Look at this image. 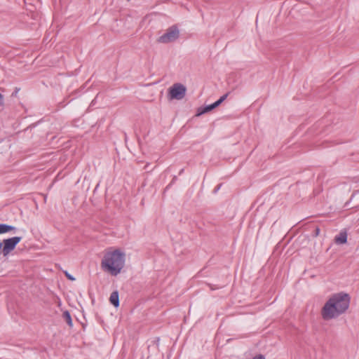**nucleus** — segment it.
<instances>
[{
    "label": "nucleus",
    "instance_id": "obj_14",
    "mask_svg": "<svg viewBox=\"0 0 359 359\" xmlns=\"http://www.w3.org/2000/svg\"><path fill=\"white\" fill-rule=\"evenodd\" d=\"M4 104V96L2 94L0 93V105Z\"/></svg>",
    "mask_w": 359,
    "mask_h": 359
},
{
    "label": "nucleus",
    "instance_id": "obj_12",
    "mask_svg": "<svg viewBox=\"0 0 359 359\" xmlns=\"http://www.w3.org/2000/svg\"><path fill=\"white\" fill-rule=\"evenodd\" d=\"M65 276H67V278L71 280H74L75 278L72 276L69 273H68V272L65 271Z\"/></svg>",
    "mask_w": 359,
    "mask_h": 359
},
{
    "label": "nucleus",
    "instance_id": "obj_5",
    "mask_svg": "<svg viewBox=\"0 0 359 359\" xmlns=\"http://www.w3.org/2000/svg\"><path fill=\"white\" fill-rule=\"evenodd\" d=\"M180 32L177 26L173 25L169 27L165 34L158 39V42L161 43H168L175 41L179 38Z\"/></svg>",
    "mask_w": 359,
    "mask_h": 359
},
{
    "label": "nucleus",
    "instance_id": "obj_1",
    "mask_svg": "<svg viewBox=\"0 0 359 359\" xmlns=\"http://www.w3.org/2000/svg\"><path fill=\"white\" fill-rule=\"evenodd\" d=\"M126 256V252L121 248L106 249L101 260L102 269L111 276H116L125 266Z\"/></svg>",
    "mask_w": 359,
    "mask_h": 359
},
{
    "label": "nucleus",
    "instance_id": "obj_13",
    "mask_svg": "<svg viewBox=\"0 0 359 359\" xmlns=\"http://www.w3.org/2000/svg\"><path fill=\"white\" fill-rule=\"evenodd\" d=\"M252 359H265V358L263 355L259 354V355H255Z\"/></svg>",
    "mask_w": 359,
    "mask_h": 359
},
{
    "label": "nucleus",
    "instance_id": "obj_15",
    "mask_svg": "<svg viewBox=\"0 0 359 359\" xmlns=\"http://www.w3.org/2000/svg\"><path fill=\"white\" fill-rule=\"evenodd\" d=\"M2 246H3V243H2V242L0 241V250L1 249L2 250Z\"/></svg>",
    "mask_w": 359,
    "mask_h": 359
},
{
    "label": "nucleus",
    "instance_id": "obj_2",
    "mask_svg": "<svg viewBox=\"0 0 359 359\" xmlns=\"http://www.w3.org/2000/svg\"><path fill=\"white\" fill-rule=\"evenodd\" d=\"M349 304L348 294L342 292L333 294L323 307V318L327 320L337 318L348 309Z\"/></svg>",
    "mask_w": 359,
    "mask_h": 359
},
{
    "label": "nucleus",
    "instance_id": "obj_7",
    "mask_svg": "<svg viewBox=\"0 0 359 359\" xmlns=\"http://www.w3.org/2000/svg\"><path fill=\"white\" fill-rule=\"evenodd\" d=\"M109 301L115 307H118L119 306V298L117 291H114L111 294Z\"/></svg>",
    "mask_w": 359,
    "mask_h": 359
},
{
    "label": "nucleus",
    "instance_id": "obj_10",
    "mask_svg": "<svg viewBox=\"0 0 359 359\" xmlns=\"http://www.w3.org/2000/svg\"><path fill=\"white\" fill-rule=\"evenodd\" d=\"M63 318L69 325H72V320L69 311H66L63 313Z\"/></svg>",
    "mask_w": 359,
    "mask_h": 359
},
{
    "label": "nucleus",
    "instance_id": "obj_8",
    "mask_svg": "<svg viewBox=\"0 0 359 359\" xmlns=\"http://www.w3.org/2000/svg\"><path fill=\"white\" fill-rule=\"evenodd\" d=\"M219 105L218 104L215 102H214L213 104H210V105H208V106H205V107H203L201 111L198 114V115H201L202 114H205V113H207L212 109H214L215 108L217 107Z\"/></svg>",
    "mask_w": 359,
    "mask_h": 359
},
{
    "label": "nucleus",
    "instance_id": "obj_11",
    "mask_svg": "<svg viewBox=\"0 0 359 359\" xmlns=\"http://www.w3.org/2000/svg\"><path fill=\"white\" fill-rule=\"evenodd\" d=\"M227 96H228V95L225 94L223 96H222L217 101H216V102L218 104V105H219L223 101H224L226 100V98L227 97Z\"/></svg>",
    "mask_w": 359,
    "mask_h": 359
},
{
    "label": "nucleus",
    "instance_id": "obj_3",
    "mask_svg": "<svg viewBox=\"0 0 359 359\" xmlns=\"http://www.w3.org/2000/svg\"><path fill=\"white\" fill-rule=\"evenodd\" d=\"M187 88L182 83H176L168 89V97L170 100H182L184 97Z\"/></svg>",
    "mask_w": 359,
    "mask_h": 359
},
{
    "label": "nucleus",
    "instance_id": "obj_9",
    "mask_svg": "<svg viewBox=\"0 0 359 359\" xmlns=\"http://www.w3.org/2000/svg\"><path fill=\"white\" fill-rule=\"evenodd\" d=\"M347 236L346 233H341L335 238V242L338 244H344L346 243Z\"/></svg>",
    "mask_w": 359,
    "mask_h": 359
},
{
    "label": "nucleus",
    "instance_id": "obj_6",
    "mask_svg": "<svg viewBox=\"0 0 359 359\" xmlns=\"http://www.w3.org/2000/svg\"><path fill=\"white\" fill-rule=\"evenodd\" d=\"M16 230L17 229L14 226L0 223V234L6 233L8 232L15 233Z\"/></svg>",
    "mask_w": 359,
    "mask_h": 359
},
{
    "label": "nucleus",
    "instance_id": "obj_4",
    "mask_svg": "<svg viewBox=\"0 0 359 359\" xmlns=\"http://www.w3.org/2000/svg\"><path fill=\"white\" fill-rule=\"evenodd\" d=\"M22 237L14 236L4 239L1 253L4 257H7L13 250H15L17 245L21 241Z\"/></svg>",
    "mask_w": 359,
    "mask_h": 359
}]
</instances>
